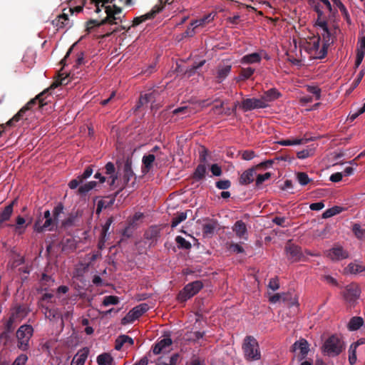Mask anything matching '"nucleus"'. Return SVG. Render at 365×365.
<instances>
[{"label":"nucleus","instance_id":"51","mask_svg":"<svg viewBox=\"0 0 365 365\" xmlns=\"http://www.w3.org/2000/svg\"><path fill=\"white\" fill-rule=\"evenodd\" d=\"M356 346L351 345L349 349V361L351 365L356 362Z\"/></svg>","mask_w":365,"mask_h":365},{"label":"nucleus","instance_id":"11","mask_svg":"<svg viewBox=\"0 0 365 365\" xmlns=\"http://www.w3.org/2000/svg\"><path fill=\"white\" fill-rule=\"evenodd\" d=\"M291 350L299 360H302L309 351V344L305 339H300L294 343Z\"/></svg>","mask_w":365,"mask_h":365},{"label":"nucleus","instance_id":"45","mask_svg":"<svg viewBox=\"0 0 365 365\" xmlns=\"http://www.w3.org/2000/svg\"><path fill=\"white\" fill-rule=\"evenodd\" d=\"M44 314L45 317L49 320H55L59 317L58 312L55 309H50L48 307L44 308Z\"/></svg>","mask_w":365,"mask_h":365},{"label":"nucleus","instance_id":"60","mask_svg":"<svg viewBox=\"0 0 365 365\" xmlns=\"http://www.w3.org/2000/svg\"><path fill=\"white\" fill-rule=\"evenodd\" d=\"M27 360L28 356L24 354H21L16 357V359L11 365H25Z\"/></svg>","mask_w":365,"mask_h":365},{"label":"nucleus","instance_id":"53","mask_svg":"<svg viewBox=\"0 0 365 365\" xmlns=\"http://www.w3.org/2000/svg\"><path fill=\"white\" fill-rule=\"evenodd\" d=\"M314 154V150L312 149H304L297 152V156L299 159H306Z\"/></svg>","mask_w":365,"mask_h":365},{"label":"nucleus","instance_id":"23","mask_svg":"<svg viewBox=\"0 0 365 365\" xmlns=\"http://www.w3.org/2000/svg\"><path fill=\"white\" fill-rule=\"evenodd\" d=\"M89 350L85 347L78 351L73 356L71 365H84L88 358Z\"/></svg>","mask_w":365,"mask_h":365},{"label":"nucleus","instance_id":"27","mask_svg":"<svg viewBox=\"0 0 365 365\" xmlns=\"http://www.w3.org/2000/svg\"><path fill=\"white\" fill-rule=\"evenodd\" d=\"M53 25L55 26L57 29L69 28L71 26L68 16L66 14H62L58 16L53 21Z\"/></svg>","mask_w":365,"mask_h":365},{"label":"nucleus","instance_id":"19","mask_svg":"<svg viewBox=\"0 0 365 365\" xmlns=\"http://www.w3.org/2000/svg\"><path fill=\"white\" fill-rule=\"evenodd\" d=\"M218 226L217 221L214 219H205L202 224V234L204 237L212 236Z\"/></svg>","mask_w":365,"mask_h":365},{"label":"nucleus","instance_id":"1","mask_svg":"<svg viewBox=\"0 0 365 365\" xmlns=\"http://www.w3.org/2000/svg\"><path fill=\"white\" fill-rule=\"evenodd\" d=\"M317 36H313L302 41L301 47L307 52L312 58L322 59L327 54L329 47L335 40V31L317 29Z\"/></svg>","mask_w":365,"mask_h":365},{"label":"nucleus","instance_id":"59","mask_svg":"<svg viewBox=\"0 0 365 365\" xmlns=\"http://www.w3.org/2000/svg\"><path fill=\"white\" fill-rule=\"evenodd\" d=\"M307 91L315 96L316 100H319L321 97V89L317 86H308Z\"/></svg>","mask_w":365,"mask_h":365},{"label":"nucleus","instance_id":"29","mask_svg":"<svg viewBox=\"0 0 365 365\" xmlns=\"http://www.w3.org/2000/svg\"><path fill=\"white\" fill-rule=\"evenodd\" d=\"M215 16V13H210V14L204 16L202 18H201L200 19H197V20L192 21L190 23V26H194V28L203 27L207 24L211 22L212 21H213Z\"/></svg>","mask_w":365,"mask_h":365},{"label":"nucleus","instance_id":"54","mask_svg":"<svg viewBox=\"0 0 365 365\" xmlns=\"http://www.w3.org/2000/svg\"><path fill=\"white\" fill-rule=\"evenodd\" d=\"M196 29L197 28H194V26H191L190 25V26L187 27L186 31L180 35V38H179V40H182V39H183L184 38H186V37H192V36H193L195 34V33H196V31H195Z\"/></svg>","mask_w":365,"mask_h":365},{"label":"nucleus","instance_id":"58","mask_svg":"<svg viewBox=\"0 0 365 365\" xmlns=\"http://www.w3.org/2000/svg\"><path fill=\"white\" fill-rule=\"evenodd\" d=\"M229 250L233 253H242L244 252V248L237 243H231L229 245Z\"/></svg>","mask_w":365,"mask_h":365},{"label":"nucleus","instance_id":"30","mask_svg":"<svg viewBox=\"0 0 365 365\" xmlns=\"http://www.w3.org/2000/svg\"><path fill=\"white\" fill-rule=\"evenodd\" d=\"M157 96V93L155 92H150L148 93H145L144 95H141L140 99H139V106H143L144 105H147L148 103H151L150 108L153 109L154 108V106L153 105V103L155 101V98Z\"/></svg>","mask_w":365,"mask_h":365},{"label":"nucleus","instance_id":"7","mask_svg":"<svg viewBox=\"0 0 365 365\" xmlns=\"http://www.w3.org/2000/svg\"><path fill=\"white\" fill-rule=\"evenodd\" d=\"M34 329L31 325L24 324L21 326L16 331L18 339V347L23 350H27L29 342L33 335Z\"/></svg>","mask_w":365,"mask_h":365},{"label":"nucleus","instance_id":"43","mask_svg":"<svg viewBox=\"0 0 365 365\" xmlns=\"http://www.w3.org/2000/svg\"><path fill=\"white\" fill-rule=\"evenodd\" d=\"M175 242L178 248L185 250H189L191 248L190 242L187 241L184 237L181 236H177L175 238Z\"/></svg>","mask_w":365,"mask_h":365},{"label":"nucleus","instance_id":"52","mask_svg":"<svg viewBox=\"0 0 365 365\" xmlns=\"http://www.w3.org/2000/svg\"><path fill=\"white\" fill-rule=\"evenodd\" d=\"M63 212V205L61 203L58 204L53 210L52 217L58 222L61 214Z\"/></svg>","mask_w":365,"mask_h":365},{"label":"nucleus","instance_id":"35","mask_svg":"<svg viewBox=\"0 0 365 365\" xmlns=\"http://www.w3.org/2000/svg\"><path fill=\"white\" fill-rule=\"evenodd\" d=\"M364 324V319L361 317H353L348 324V329L350 331L358 330Z\"/></svg>","mask_w":365,"mask_h":365},{"label":"nucleus","instance_id":"4","mask_svg":"<svg viewBox=\"0 0 365 365\" xmlns=\"http://www.w3.org/2000/svg\"><path fill=\"white\" fill-rule=\"evenodd\" d=\"M344 344L341 339L336 335H331L324 343L322 350L329 356H338L344 349Z\"/></svg>","mask_w":365,"mask_h":365},{"label":"nucleus","instance_id":"32","mask_svg":"<svg viewBox=\"0 0 365 365\" xmlns=\"http://www.w3.org/2000/svg\"><path fill=\"white\" fill-rule=\"evenodd\" d=\"M129 344L132 346L134 344L133 339L128 335H120L115 340V349L116 350H120L123 345Z\"/></svg>","mask_w":365,"mask_h":365},{"label":"nucleus","instance_id":"44","mask_svg":"<svg viewBox=\"0 0 365 365\" xmlns=\"http://www.w3.org/2000/svg\"><path fill=\"white\" fill-rule=\"evenodd\" d=\"M255 70L251 67L242 68L239 76L240 79L247 80L250 78L255 73Z\"/></svg>","mask_w":365,"mask_h":365},{"label":"nucleus","instance_id":"26","mask_svg":"<svg viewBox=\"0 0 365 365\" xmlns=\"http://www.w3.org/2000/svg\"><path fill=\"white\" fill-rule=\"evenodd\" d=\"M172 342V339L170 337H165L160 340L153 347V351L154 354L157 355L165 351L167 348L171 346Z\"/></svg>","mask_w":365,"mask_h":365},{"label":"nucleus","instance_id":"40","mask_svg":"<svg viewBox=\"0 0 365 365\" xmlns=\"http://www.w3.org/2000/svg\"><path fill=\"white\" fill-rule=\"evenodd\" d=\"M96 185H97L96 182L90 181V182L80 186L78 190V193L80 195H86L90 190H93L96 186Z\"/></svg>","mask_w":365,"mask_h":365},{"label":"nucleus","instance_id":"24","mask_svg":"<svg viewBox=\"0 0 365 365\" xmlns=\"http://www.w3.org/2000/svg\"><path fill=\"white\" fill-rule=\"evenodd\" d=\"M262 53H265L264 51L260 52H255L250 54L245 55L240 59V63L242 64H253L259 63L262 60Z\"/></svg>","mask_w":365,"mask_h":365},{"label":"nucleus","instance_id":"15","mask_svg":"<svg viewBox=\"0 0 365 365\" xmlns=\"http://www.w3.org/2000/svg\"><path fill=\"white\" fill-rule=\"evenodd\" d=\"M16 203L17 198H15L0 211V228L6 226V222L10 220L14 212V206Z\"/></svg>","mask_w":365,"mask_h":365},{"label":"nucleus","instance_id":"39","mask_svg":"<svg viewBox=\"0 0 365 365\" xmlns=\"http://www.w3.org/2000/svg\"><path fill=\"white\" fill-rule=\"evenodd\" d=\"M343 208L339 206H334L327 209L322 215L323 218H329L332 216L338 215L343 211Z\"/></svg>","mask_w":365,"mask_h":365},{"label":"nucleus","instance_id":"16","mask_svg":"<svg viewBox=\"0 0 365 365\" xmlns=\"http://www.w3.org/2000/svg\"><path fill=\"white\" fill-rule=\"evenodd\" d=\"M232 230L237 238L242 240H248V231L245 223L242 220H237L232 226Z\"/></svg>","mask_w":365,"mask_h":365},{"label":"nucleus","instance_id":"21","mask_svg":"<svg viewBox=\"0 0 365 365\" xmlns=\"http://www.w3.org/2000/svg\"><path fill=\"white\" fill-rule=\"evenodd\" d=\"M281 96V93L276 88H270L265 91L261 96L262 101L266 104V108L269 105V103L277 100Z\"/></svg>","mask_w":365,"mask_h":365},{"label":"nucleus","instance_id":"64","mask_svg":"<svg viewBox=\"0 0 365 365\" xmlns=\"http://www.w3.org/2000/svg\"><path fill=\"white\" fill-rule=\"evenodd\" d=\"M269 287L273 291L277 290L279 288L278 278L275 277L270 279L269 282Z\"/></svg>","mask_w":365,"mask_h":365},{"label":"nucleus","instance_id":"14","mask_svg":"<svg viewBox=\"0 0 365 365\" xmlns=\"http://www.w3.org/2000/svg\"><path fill=\"white\" fill-rule=\"evenodd\" d=\"M326 256L332 261H339L346 259L349 253L340 245H335L326 252Z\"/></svg>","mask_w":365,"mask_h":365},{"label":"nucleus","instance_id":"42","mask_svg":"<svg viewBox=\"0 0 365 365\" xmlns=\"http://www.w3.org/2000/svg\"><path fill=\"white\" fill-rule=\"evenodd\" d=\"M187 218V212H182L178 213L176 216H175L171 222V227H177L181 222L185 220Z\"/></svg>","mask_w":365,"mask_h":365},{"label":"nucleus","instance_id":"33","mask_svg":"<svg viewBox=\"0 0 365 365\" xmlns=\"http://www.w3.org/2000/svg\"><path fill=\"white\" fill-rule=\"evenodd\" d=\"M134 177V173L132 170V162L127 160L123 166V180L125 183H128L132 178Z\"/></svg>","mask_w":365,"mask_h":365},{"label":"nucleus","instance_id":"9","mask_svg":"<svg viewBox=\"0 0 365 365\" xmlns=\"http://www.w3.org/2000/svg\"><path fill=\"white\" fill-rule=\"evenodd\" d=\"M202 287V283L200 281H195L187 284L178 294V300L180 302L187 301L197 293H198Z\"/></svg>","mask_w":365,"mask_h":365},{"label":"nucleus","instance_id":"18","mask_svg":"<svg viewBox=\"0 0 365 365\" xmlns=\"http://www.w3.org/2000/svg\"><path fill=\"white\" fill-rule=\"evenodd\" d=\"M161 11L160 6H154L153 9L147 14L140 16L135 17L133 21V26H135L145 21L148 19H153L155 15Z\"/></svg>","mask_w":365,"mask_h":365},{"label":"nucleus","instance_id":"8","mask_svg":"<svg viewBox=\"0 0 365 365\" xmlns=\"http://www.w3.org/2000/svg\"><path fill=\"white\" fill-rule=\"evenodd\" d=\"M312 6L314 7V10L317 14V18L314 22V27L316 29L322 30L323 32L325 31H335L329 27L327 22V17L324 13V9L322 4L319 2H315L314 1L312 2Z\"/></svg>","mask_w":365,"mask_h":365},{"label":"nucleus","instance_id":"31","mask_svg":"<svg viewBox=\"0 0 365 365\" xmlns=\"http://www.w3.org/2000/svg\"><path fill=\"white\" fill-rule=\"evenodd\" d=\"M105 169H106V173L109 175V177L108 178V180H107L108 183L110 185H113L115 182V180L118 178L117 175L115 173V166H114L113 163L111 162H108L106 165Z\"/></svg>","mask_w":365,"mask_h":365},{"label":"nucleus","instance_id":"37","mask_svg":"<svg viewBox=\"0 0 365 365\" xmlns=\"http://www.w3.org/2000/svg\"><path fill=\"white\" fill-rule=\"evenodd\" d=\"M96 361L98 365H113V359L108 353L98 355Z\"/></svg>","mask_w":365,"mask_h":365},{"label":"nucleus","instance_id":"38","mask_svg":"<svg viewBox=\"0 0 365 365\" xmlns=\"http://www.w3.org/2000/svg\"><path fill=\"white\" fill-rule=\"evenodd\" d=\"M207 168L205 163H200L194 173H193V178L197 180H200L205 176L206 174Z\"/></svg>","mask_w":365,"mask_h":365},{"label":"nucleus","instance_id":"55","mask_svg":"<svg viewBox=\"0 0 365 365\" xmlns=\"http://www.w3.org/2000/svg\"><path fill=\"white\" fill-rule=\"evenodd\" d=\"M158 235V230L155 227H151L145 233L146 239H156Z\"/></svg>","mask_w":365,"mask_h":365},{"label":"nucleus","instance_id":"62","mask_svg":"<svg viewBox=\"0 0 365 365\" xmlns=\"http://www.w3.org/2000/svg\"><path fill=\"white\" fill-rule=\"evenodd\" d=\"M113 222V218L109 217L102 227L101 235L107 236L109 228Z\"/></svg>","mask_w":365,"mask_h":365},{"label":"nucleus","instance_id":"50","mask_svg":"<svg viewBox=\"0 0 365 365\" xmlns=\"http://www.w3.org/2000/svg\"><path fill=\"white\" fill-rule=\"evenodd\" d=\"M352 231L357 238L362 239L365 237V229H362L359 224H354L353 225Z\"/></svg>","mask_w":365,"mask_h":365},{"label":"nucleus","instance_id":"57","mask_svg":"<svg viewBox=\"0 0 365 365\" xmlns=\"http://www.w3.org/2000/svg\"><path fill=\"white\" fill-rule=\"evenodd\" d=\"M215 185L220 190H227L231 186V182L229 180H222L217 181Z\"/></svg>","mask_w":365,"mask_h":365},{"label":"nucleus","instance_id":"36","mask_svg":"<svg viewBox=\"0 0 365 365\" xmlns=\"http://www.w3.org/2000/svg\"><path fill=\"white\" fill-rule=\"evenodd\" d=\"M26 223V220L21 215H19L16 218V224L14 226L15 231L19 235H21L25 232L26 227L27 225H24Z\"/></svg>","mask_w":365,"mask_h":365},{"label":"nucleus","instance_id":"20","mask_svg":"<svg viewBox=\"0 0 365 365\" xmlns=\"http://www.w3.org/2000/svg\"><path fill=\"white\" fill-rule=\"evenodd\" d=\"M286 255L287 258L293 262L300 259L302 253L300 248L294 245H288L285 247Z\"/></svg>","mask_w":365,"mask_h":365},{"label":"nucleus","instance_id":"41","mask_svg":"<svg viewBox=\"0 0 365 365\" xmlns=\"http://www.w3.org/2000/svg\"><path fill=\"white\" fill-rule=\"evenodd\" d=\"M192 113L191 108L188 106H182L175 109L173 111L174 115H181L182 118L190 115Z\"/></svg>","mask_w":365,"mask_h":365},{"label":"nucleus","instance_id":"22","mask_svg":"<svg viewBox=\"0 0 365 365\" xmlns=\"http://www.w3.org/2000/svg\"><path fill=\"white\" fill-rule=\"evenodd\" d=\"M365 56V36H362L359 39L356 56L355 60V66L359 67L361 63Z\"/></svg>","mask_w":365,"mask_h":365},{"label":"nucleus","instance_id":"48","mask_svg":"<svg viewBox=\"0 0 365 365\" xmlns=\"http://www.w3.org/2000/svg\"><path fill=\"white\" fill-rule=\"evenodd\" d=\"M349 272L356 274L365 270L364 267L356 263H350L347 267Z\"/></svg>","mask_w":365,"mask_h":365},{"label":"nucleus","instance_id":"47","mask_svg":"<svg viewBox=\"0 0 365 365\" xmlns=\"http://www.w3.org/2000/svg\"><path fill=\"white\" fill-rule=\"evenodd\" d=\"M297 179L298 182L302 186L307 185L311 181L308 175L303 172L297 174Z\"/></svg>","mask_w":365,"mask_h":365},{"label":"nucleus","instance_id":"34","mask_svg":"<svg viewBox=\"0 0 365 365\" xmlns=\"http://www.w3.org/2000/svg\"><path fill=\"white\" fill-rule=\"evenodd\" d=\"M36 57L35 51L29 49L25 52L22 61L27 67H31L35 63Z\"/></svg>","mask_w":365,"mask_h":365},{"label":"nucleus","instance_id":"3","mask_svg":"<svg viewBox=\"0 0 365 365\" xmlns=\"http://www.w3.org/2000/svg\"><path fill=\"white\" fill-rule=\"evenodd\" d=\"M49 94V90L47 89L43 91L40 94H38L35 98L29 101L23 108H21L19 112L11 118L7 123L6 125L13 126L15 123L19 122L23 117L24 116L26 111L29 110L32 106L37 103H38V106L41 107L43 105L47 104V101H46V98Z\"/></svg>","mask_w":365,"mask_h":365},{"label":"nucleus","instance_id":"17","mask_svg":"<svg viewBox=\"0 0 365 365\" xmlns=\"http://www.w3.org/2000/svg\"><path fill=\"white\" fill-rule=\"evenodd\" d=\"M232 69V65L230 63H220L216 68L215 78L218 83H221L227 77Z\"/></svg>","mask_w":365,"mask_h":365},{"label":"nucleus","instance_id":"13","mask_svg":"<svg viewBox=\"0 0 365 365\" xmlns=\"http://www.w3.org/2000/svg\"><path fill=\"white\" fill-rule=\"evenodd\" d=\"M360 294L359 287L356 284H350L346 287L343 296L347 302L351 304L359 299Z\"/></svg>","mask_w":365,"mask_h":365},{"label":"nucleus","instance_id":"6","mask_svg":"<svg viewBox=\"0 0 365 365\" xmlns=\"http://www.w3.org/2000/svg\"><path fill=\"white\" fill-rule=\"evenodd\" d=\"M58 222L51 216L50 211L46 210L43 217H38L35 222L34 229L36 232L51 231L57 225Z\"/></svg>","mask_w":365,"mask_h":365},{"label":"nucleus","instance_id":"28","mask_svg":"<svg viewBox=\"0 0 365 365\" xmlns=\"http://www.w3.org/2000/svg\"><path fill=\"white\" fill-rule=\"evenodd\" d=\"M255 175V169L254 168H250L244 171L240 178V183L241 185H248L253 182Z\"/></svg>","mask_w":365,"mask_h":365},{"label":"nucleus","instance_id":"63","mask_svg":"<svg viewBox=\"0 0 365 365\" xmlns=\"http://www.w3.org/2000/svg\"><path fill=\"white\" fill-rule=\"evenodd\" d=\"M255 157V153L253 150H247L243 151L242 158L245 160H250Z\"/></svg>","mask_w":365,"mask_h":365},{"label":"nucleus","instance_id":"5","mask_svg":"<svg viewBox=\"0 0 365 365\" xmlns=\"http://www.w3.org/2000/svg\"><path fill=\"white\" fill-rule=\"evenodd\" d=\"M242 349L245 357L249 361H257L261 357L257 341L252 336H247L243 343Z\"/></svg>","mask_w":365,"mask_h":365},{"label":"nucleus","instance_id":"25","mask_svg":"<svg viewBox=\"0 0 365 365\" xmlns=\"http://www.w3.org/2000/svg\"><path fill=\"white\" fill-rule=\"evenodd\" d=\"M155 160V155L153 153L145 155L142 158V173L146 174L153 168Z\"/></svg>","mask_w":365,"mask_h":365},{"label":"nucleus","instance_id":"56","mask_svg":"<svg viewBox=\"0 0 365 365\" xmlns=\"http://www.w3.org/2000/svg\"><path fill=\"white\" fill-rule=\"evenodd\" d=\"M365 112V103L363 106L358 109L356 111H351L349 115V118L352 121L355 120L359 115Z\"/></svg>","mask_w":365,"mask_h":365},{"label":"nucleus","instance_id":"61","mask_svg":"<svg viewBox=\"0 0 365 365\" xmlns=\"http://www.w3.org/2000/svg\"><path fill=\"white\" fill-rule=\"evenodd\" d=\"M270 177L271 174L269 173L258 175L256 178V185L258 186L262 184L265 180L269 179Z\"/></svg>","mask_w":365,"mask_h":365},{"label":"nucleus","instance_id":"49","mask_svg":"<svg viewBox=\"0 0 365 365\" xmlns=\"http://www.w3.org/2000/svg\"><path fill=\"white\" fill-rule=\"evenodd\" d=\"M119 302L118 297L116 296H106L103 301V304L106 307L109 305H115Z\"/></svg>","mask_w":365,"mask_h":365},{"label":"nucleus","instance_id":"10","mask_svg":"<svg viewBox=\"0 0 365 365\" xmlns=\"http://www.w3.org/2000/svg\"><path fill=\"white\" fill-rule=\"evenodd\" d=\"M149 309L150 307L147 303H142L138 306H135L131 310H130L122 319L121 323L123 324L133 323L135 320L138 319L144 313H145Z\"/></svg>","mask_w":365,"mask_h":365},{"label":"nucleus","instance_id":"2","mask_svg":"<svg viewBox=\"0 0 365 365\" xmlns=\"http://www.w3.org/2000/svg\"><path fill=\"white\" fill-rule=\"evenodd\" d=\"M113 1L114 0H85L84 6L89 2V4H93L96 13H99L102 9H104V14H106L101 22L93 20L91 21L89 24H96L98 26L104 24L105 23L110 24H117L115 21L120 19L121 9L115 5L113 6H106V4L112 3Z\"/></svg>","mask_w":365,"mask_h":365},{"label":"nucleus","instance_id":"46","mask_svg":"<svg viewBox=\"0 0 365 365\" xmlns=\"http://www.w3.org/2000/svg\"><path fill=\"white\" fill-rule=\"evenodd\" d=\"M303 142V139H294V140H280L277 142V144L282 146L297 145H300Z\"/></svg>","mask_w":365,"mask_h":365},{"label":"nucleus","instance_id":"12","mask_svg":"<svg viewBox=\"0 0 365 365\" xmlns=\"http://www.w3.org/2000/svg\"><path fill=\"white\" fill-rule=\"evenodd\" d=\"M240 108L244 111H249L255 109L266 108V104L262 101L261 97L259 98H245L242 101Z\"/></svg>","mask_w":365,"mask_h":365}]
</instances>
